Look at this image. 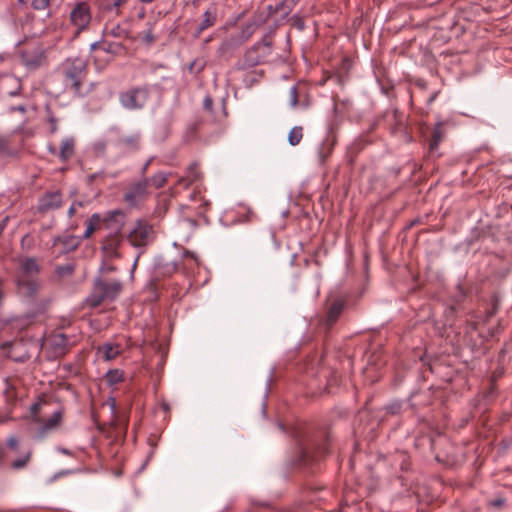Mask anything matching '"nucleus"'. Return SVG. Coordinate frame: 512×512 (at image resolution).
<instances>
[{
  "mask_svg": "<svg viewBox=\"0 0 512 512\" xmlns=\"http://www.w3.org/2000/svg\"><path fill=\"white\" fill-rule=\"evenodd\" d=\"M39 408H40V404L39 403H34L30 407V411H31L33 422H35L37 424H40V422H41L40 419L37 416V412H38Z\"/></svg>",
  "mask_w": 512,
  "mask_h": 512,
  "instance_id": "7c9ffc66",
  "label": "nucleus"
},
{
  "mask_svg": "<svg viewBox=\"0 0 512 512\" xmlns=\"http://www.w3.org/2000/svg\"><path fill=\"white\" fill-rule=\"evenodd\" d=\"M126 2V0H113V7L115 8H118L120 7L122 4H124Z\"/></svg>",
  "mask_w": 512,
  "mask_h": 512,
  "instance_id": "37998d69",
  "label": "nucleus"
},
{
  "mask_svg": "<svg viewBox=\"0 0 512 512\" xmlns=\"http://www.w3.org/2000/svg\"><path fill=\"white\" fill-rule=\"evenodd\" d=\"M101 221L104 228L109 231V236H115L124 226L125 215L121 210H112L107 212Z\"/></svg>",
  "mask_w": 512,
  "mask_h": 512,
  "instance_id": "1a4fd4ad",
  "label": "nucleus"
},
{
  "mask_svg": "<svg viewBox=\"0 0 512 512\" xmlns=\"http://www.w3.org/2000/svg\"><path fill=\"white\" fill-rule=\"evenodd\" d=\"M195 65H196V62H195V61H193V62L189 65V68H188V69H189V71H190V72H193V71H194Z\"/></svg>",
  "mask_w": 512,
  "mask_h": 512,
  "instance_id": "3c124183",
  "label": "nucleus"
},
{
  "mask_svg": "<svg viewBox=\"0 0 512 512\" xmlns=\"http://www.w3.org/2000/svg\"><path fill=\"white\" fill-rule=\"evenodd\" d=\"M142 2H146V3H149V2H152L153 0H141Z\"/></svg>",
  "mask_w": 512,
  "mask_h": 512,
  "instance_id": "4d7b16f0",
  "label": "nucleus"
},
{
  "mask_svg": "<svg viewBox=\"0 0 512 512\" xmlns=\"http://www.w3.org/2000/svg\"><path fill=\"white\" fill-rule=\"evenodd\" d=\"M441 142V134L440 132L438 131V129H436L434 132H433V141L432 143L430 144V147L431 149H433L434 147H437L438 144Z\"/></svg>",
  "mask_w": 512,
  "mask_h": 512,
  "instance_id": "473e14b6",
  "label": "nucleus"
},
{
  "mask_svg": "<svg viewBox=\"0 0 512 512\" xmlns=\"http://www.w3.org/2000/svg\"><path fill=\"white\" fill-rule=\"evenodd\" d=\"M491 504L493 506L500 507V506H502L504 504V500L503 499H496V500L492 501Z\"/></svg>",
  "mask_w": 512,
  "mask_h": 512,
  "instance_id": "49530a36",
  "label": "nucleus"
},
{
  "mask_svg": "<svg viewBox=\"0 0 512 512\" xmlns=\"http://www.w3.org/2000/svg\"><path fill=\"white\" fill-rule=\"evenodd\" d=\"M76 140L73 136H66L62 139L58 158L62 162L70 160L75 154Z\"/></svg>",
  "mask_w": 512,
  "mask_h": 512,
  "instance_id": "2eb2a0df",
  "label": "nucleus"
},
{
  "mask_svg": "<svg viewBox=\"0 0 512 512\" xmlns=\"http://www.w3.org/2000/svg\"><path fill=\"white\" fill-rule=\"evenodd\" d=\"M155 188L159 189L167 182V174L164 172H158L148 180Z\"/></svg>",
  "mask_w": 512,
  "mask_h": 512,
  "instance_id": "4be33fe9",
  "label": "nucleus"
},
{
  "mask_svg": "<svg viewBox=\"0 0 512 512\" xmlns=\"http://www.w3.org/2000/svg\"><path fill=\"white\" fill-rule=\"evenodd\" d=\"M138 258H139V257H137V258L135 259L134 263H133V266H132V269H133V270L135 269V267H136V265H137Z\"/></svg>",
  "mask_w": 512,
  "mask_h": 512,
  "instance_id": "864d4df0",
  "label": "nucleus"
},
{
  "mask_svg": "<svg viewBox=\"0 0 512 512\" xmlns=\"http://www.w3.org/2000/svg\"><path fill=\"white\" fill-rule=\"evenodd\" d=\"M341 309H342V307L340 304H333L331 306L329 314H328V320L330 322L334 321L337 318V316L340 314Z\"/></svg>",
  "mask_w": 512,
  "mask_h": 512,
  "instance_id": "c85d7f7f",
  "label": "nucleus"
},
{
  "mask_svg": "<svg viewBox=\"0 0 512 512\" xmlns=\"http://www.w3.org/2000/svg\"><path fill=\"white\" fill-rule=\"evenodd\" d=\"M105 378L106 382L112 386L123 381L124 373L119 369H111L107 371Z\"/></svg>",
  "mask_w": 512,
  "mask_h": 512,
  "instance_id": "412c9836",
  "label": "nucleus"
},
{
  "mask_svg": "<svg viewBox=\"0 0 512 512\" xmlns=\"http://www.w3.org/2000/svg\"><path fill=\"white\" fill-rule=\"evenodd\" d=\"M115 408V400L111 398V409L114 410Z\"/></svg>",
  "mask_w": 512,
  "mask_h": 512,
  "instance_id": "603ef678",
  "label": "nucleus"
},
{
  "mask_svg": "<svg viewBox=\"0 0 512 512\" xmlns=\"http://www.w3.org/2000/svg\"><path fill=\"white\" fill-rule=\"evenodd\" d=\"M30 457H31V452L28 451L25 455H23L22 457H20L19 459L15 460V461H13L11 464V467L16 470L24 468L27 465Z\"/></svg>",
  "mask_w": 512,
  "mask_h": 512,
  "instance_id": "393cba45",
  "label": "nucleus"
},
{
  "mask_svg": "<svg viewBox=\"0 0 512 512\" xmlns=\"http://www.w3.org/2000/svg\"><path fill=\"white\" fill-rule=\"evenodd\" d=\"M151 162H152V158L148 159L147 162L143 165L142 170H141L142 174H145V172L147 171Z\"/></svg>",
  "mask_w": 512,
  "mask_h": 512,
  "instance_id": "c03bdc74",
  "label": "nucleus"
},
{
  "mask_svg": "<svg viewBox=\"0 0 512 512\" xmlns=\"http://www.w3.org/2000/svg\"><path fill=\"white\" fill-rule=\"evenodd\" d=\"M102 217L99 213H94L90 219L88 220L87 222V226H86V229L84 231V234H83V237L84 238H89L91 236V234L97 229L100 227V225L102 224Z\"/></svg>",
  "mask_w": 512,
  "mask_h": 512,
  "instance_id": "a211bd4d",
  "label": "nucleus"
},
{
  "mask_svg": "<svg viewBox=\"0 0 512 512\" xmlns=\"http://www.w3.org/2000/svg\"><path fill=\"white\" fill-rule=\"evenodd\" d=\"M70 19L78 33L84 30L91 21L89 4L85 1L77 3L70 12Z\"/></svg>",
  "mask_w": 512,
  "mask_h": 512,
  "instance_id": "0eeeda50",
  "label": "nucleus"
},
{
  "mask_svg": "<svg viewBox=\"0 0 512 512\" xmlns=\"http://www.w3.org/2000/svg\"><path fill=\"white\" fill-rule=\"evenodd\" d=\"M299 2L300 0H282L278 9L282 10L284 15H288Z\"/></svg>",
  "mask_w": 512,
  "mask_h": 512,
  "instance_id": "b1692460",
  "label": "nucleus"
},
{
  "mask_svg": "<svg viewBox=\"0 0 512 512\" xmlns=\"http://www.w3.org/2000/svg\"><path fill=\"white\" fill-rule=\"evenodd\" d=\"M122 351L120 344L106 342L97 349L98 356L104 361H111L117 358Z\"/></svg>",
  "mask_w": 512,
  "mask_h": 512,
  "instance_id": "4468645a",
  "label": "nucleus"
},
{
  "mask_svg": "<svg viewBox=\"0 0 512 512\" xmlns=\"http://www.w3.org/2000/svg\"><path fill=\"white\" fill-rule=\"evenodd\" d=\"M178 268V263L177 262H172L171 265H168L167 266V272L171 273V272H175Z\"/></svg>",
  "mask_w": 512,
  "mask_h": 512,
  "instance_id": "58836bf2",
  "label": "nucleus"
},
{
  "mask_svg": "<svg viewBox=\"0 0 512 512\" xmlns=\"http://www.w3.org/2000/svg\"><path fill=\"white\" fill-rule=\"evenodd\" d=\"M20 60L30 71L39 69L48 65L47 50L40 45L27 47L20 52Z\"/></svg>",
  "mask_w": 512,
  "mask_h": 512,
  "instance_id": "39448f33",
  "label": "nucleus"
},
{
  "mask_svg": "<svg viewBox=\"0 0 512 512\" xmlns=\"http://www.w3.org/2000/svg\"><path fill=\"white\" fill-rule=\"evenodd\" d=\"M149 91L145 87H135L119 94V102L126 110H140L145 107Z\"/></svg>",
  "mask_w": 512,
  "mask_h": 512,
  "instance_id": "20e7f679",
  "label": "nucleus"
},
{
  "mask_svg": "<svg viewBox=\"0 0 512 512\" xmlns=\"http://www.w3.org/2000/svg\"><path fill=\"white\" fill-rule=\"evenodd\" d=\"M189 182H193L199 177V172L196 164L191 165L188 168V175H187Z\"/></svg>",
  "mask_w": 512,
  "mask_h": 512,
  "instance_id": "c756f323",
  "label": "nucleus"
},
{
  "mask_svg": "<svg viewBox=\"0 0 512 512\" xmlns=\"http://www.w3.org/2000/svg\"><path fill=\"white\" fill-rule=\"evenodd\" d=\"M303 138V127L302 126H294L288 133V143L291 146L298 145Z\"/></svg>",
  "mask_w": 512,
  "mask_h": 512,
  "instance_id": "aec40b11",
  "label": "nucleus"
},
{
  "mask_svg": "<svg viewBox=\"0 0 512 512\" xmlns=\"http://www.w3.org/2000/svg\"><path fill=\"white\" fill-rule=\"evenodd\" d=\"M289 104L292 108H295L298 104V91L295 85L289 89Z\"/></svg>",
  "mask_w": 512,
  "mask_h": 512,
  "instance_id": "bb28decb",
  "label": "nucleus"
},
{
  "mask_svg": "<svg viewBox=\"0 0 512 512\" xmlns=\"http://www.w3.org/2000/svg\"><path fill=\"white\" fill-rule=\"evenodd\" d=\"M108 270H109V271H114V270H115V268H114V267H109V268H108Z\"/></svg>",
  "mask_w": 512,
  "mask_h": 512,
  "instance_id": "13d9d810",
  "label": "nucleus"
},
{
  "mask_svg": "<svg viewBox=\"0 0 512 512\" xmlns=\"http://www.w3.org/2000/svg\"><path fill=\"white\" fill-rule=\"evenodd\" d=\"M205 102H206V105H209V103H211V99L207 98V99L205 100Z\"/></svg>",
  "mask_w": 512,
  "mask_h": 512,
  "instance_id": "5fc2aeb1",
  "label": "nucleus"
},
{
  "mask_svg": "<svg viewBox=\"0 0 512 512\" xmlns=\"http://www.w3.org/2000/svg\"><path fill=\"white\" fill-rule=\"evenodd\" d=\"M86 201H74L71 206L69 207L67 214L69 217H72L77 212L78 208H82L86 206Z\"/></svg>",
  "mask_w": 512,
  "mask_h": 512,
  "instance_id": "cd10ccee",
  "label": "nucleus"
},
{
  "mask_svg": "<svg viewBox=\"0 0 512 512\" xmlns=\"http://www.w3.org/2000/svg\"><path fill=\"white\" fill-rule=\"evenodd\" d=\"M62 420V412L60 410H56L53 414L40 426L37 438L43 439L48 433L55 430L61 423Z\"/></svg>",
  "mask_w": 512,
  "mask_h": 512,
  "instance_id": "ddd939ff",
  "label": "nucleus"
},
{
  "mask_svg": "<svg viewBox=\"0 0 512 512\" xmlns=\"http://www.w3.org/2000/svg\"><path fill=\"white\" fill-rule=\"evenodd\" d=\"M272 53L270 42L261 41L246 51L243 60L237 63L239 70L248 69L257 66L266 61Z\"/></svg>",
  "mask_w": 512,
  "mask_h": 512,
  "instance_id": "7ed1b4c3",
  "label": "nucleus"
},
{
  "mask_svg": "<svg viewBox=\"0 0 512 512\" xmlns=\"http://www.w3.org/2000/svg\"><path fill=\"white\" fill-rule=\"evenodd\" d=\"M74 271V265L73 264H65V265H62V266H58L56 268V273L60 276V277H65V276H70Z\"/></svg>",
  "mask_w": 512,
  "mask_h": 512,
  "instance_id": "a878e982",
  "label": "nucleus"
},
{
  "mask_svg": "<svg viewBox=\"0 0 512 512\" xmlns=\"http://www.w3.org/2000/svg\"><path fill=\"white\" fill-rule=\"evenodd\" d=\"M154 239L153 226L145 221H137L134 229L129 233L128 240L134 247H144Z\"/></svg>",
  "mask_w": 512,
  "mask_h": 512,
  "instance_id": "423d86ee",
  "label": "nucleus"
},
{
  "mask_svg": "<svg viewBox=\"0 0 512 512\" xmlns=\"http://www.w3.org/2000/svg\"><path fill=\"white\" fill-rule=\"evenodd\" d=\"M140 135L138 133L130 136L121 137L118 140V145L126 150H137L139 148Z\"/></svg>",
  "mask_w": 512,
  "mask_h": 512,
  "instance_id": "dca6fc26",
  "label": "nucleus"
},
{
  "mask_svg": "<svg viewBox=\"0 0 512 512\" xmlns=\"http://www.w3.org/2000/svg\"><path fill=\"white\" fill-rule=\"evenodd\" d=\"M148 184V179H143L135 183L125 194V200L131 204H134L142 199L147 193Z\"/></svg>",
  "mask_w": 512,
  "mask_h": 512,
  "instance_id": "f8f14e48",
  "label": "nucleus"
},
{
  "mask_svg": "<svg viewBox=\"0 0 512 512\" xmlns=\"http://www.w3.org/2000/svg\"><path fill=\"white\" fill-rule=\"evenodd\" d=\"M97 149L103 151L105 149V144L100 142L96 144Z\"/></svg>",
  "mask_w": 512,
  "mask_h": 512,
  "instance_id": "8fccbe9b",
  "label": "nucleus"
},
{
  "mask_svg": "<svg viewBox=\"0 0 512 512\" xmlns=\"http://www.w3.org/2000/svg\"><path fill=\"white\" fill-rule=\"evenodd\" d=\"M57 450L60 453H62V454H65V455H68V456L72 455V452L70 450L66 449V448H58Z\"/></svg>",
  "mask_w": 512,
  "mask_h": 512,
  "instance_id": "de8ad7c7",
  "label": "nucleus"
},
{
  "mask_svg": "<svg viewBox=\"0 0 512 512\" xmlns=\"http://www.w3.org/2000/svg\"><path fill=\"white\" fill-rule=\"evenodd\" d=\"M399 404L398 403H395V404H390L387 409L391 412V413H396L399 409Z\"/></svg>",
  "mask_w": 512,
  "mask_h": 512,
  "instance_id": "a19ab883",
  "label": "nucleus"
},
{
  "mask_svg": "<svg viewBox=\"0 0 512 512\" xmlns=\"http://www.w3.org/2000/svg\"><path fill=\"white\" fill-rule=\"evenodd\" d=\"M47 345L50 353L54 357L63 356L72 345L64 333H56L49 337Z\"/></svg>",
  "mask_w": 512,
  "mask_h": 512,
  "instance_id": "9d476101",
  "label": "nucleus"
},
{
  "mask_svg": "<svg viewBox=\"0 0 512 512\" xmlns=\"http://www.w3.org/2000/svg\"><path fill=\"white\" fill-rule=\"evenodd\" d=\"M108 34L117 38H125L128 36V31L120 24H115L108 30Z\"/></svg>",
  "mask_w": 512,
  "mask_h": 512,
  "instance_id": "5701e85b",
  "label": "nucleus"
},
{
  "mask_svg": "<svg viewBox=\"0 0 512 512\" xmlns=\"http://www.w3.org/2000/svg\"><path fill=\"white\" fill-rule=\"evenodd\" d=\"M205 102H206V105H209V103H211V99L207 98V99L205 100Z\"/></svg>",
  "mask_w": 512,
  "mask_h": 512,
  "instance_id": "6e6d98bb",
  "label": "nucleus"
},
{
  "mask_svg": "<svg viewBox=\"0 0 512 512\" xmlns=\"http://www.w3.org/2000/svg\"><path fill=\"white\" fill-rule=\"evenodd\" d=\"M21 246L23 249H26V250H29L31 248L32 239L29 234H26L25 236H23V238L21 239Z\"/></svg>",
  "mask_w": 512,
  "mask_h": 512,
  "instance_id": "2f4dec72",
  "label": "nucleus"
},
{
  "mask_svg": "<svg viewBox=\"0 0 512 512\" xmlns=\"http://www.w3.org/2000/svg\"><path fill=\"white\" fill-rule=\"evenodd\" d=\"M47 150H48V152H49L50 154H52V155H57V156H58V152H59V151H57V149H56L53 145L49 144V145L47 146Z\"/></svg>",
  "mask_w": 512,
  "mask_h": 512,
  "instance_id": "79ce46f5",
  "label": "nucleus"
},
{
  "mask_svg": "<svg viewBox=\"0 0 512 512\" xmlns=\"http://www.w3.org/2000/svg\"><path fill=\"white\" fill-rule=\"evenodd\" d=\"M215 22V14L210 10H206L203 14V19L201 20L197 30L196 37H198L205 29L212 26Z\"/></svg>",
  "mask_w": 512,
  "mask_h": 512,
  "instance_id": "6ab92c4d",
  "label": "nucleus"
},
{
  "mask_svg": "<svg viewBox=\"0 0 512 512\" xmlns=\"http://www.w3.org/2000/svg\"><path fill=\"white\" fill-rule=\"evenodd\" d=\"M62 194L60 191L46 192L40 197L37 209L40 213H47L62 206Z\"/></svg>",
  "mask_w": 512,
  "mask_h": 512,
  "instance_id": "9b49d317",
  "label": "nucleus"
},
{
  "mask_svg": "<svg viewBox=\"0 0 512 512\" xmlns=\"http://www.w3.org/2000/svg\"><path fill=\"white\" fill-rule=\"evenodd\" d=\"M155 37L152 33V30L149 29L147 32L144 33L142 36V41L146 44H151L154 41Z\"/></svg>",
  "mask_w": 512,
  "mask_h": 512,
  "instance_id": "72a5a7b5",
  "label": "nucleus"
},
{
  "mask_svg": "<svg viewBox=\"0 0 512 512\" xmlns=\"http://www.w3.org/2000/svg\"><path fill=\"white\" fill-rule=\"evenodd\" d=\"M103 248H104L105 250H106V249H108V248H109V249H111V250H114V249H115V247H114L113 241H112L111 243L107 244V245H104V247H103Z\"/></svg>",
  "mask_w": 512,
  "mask_h": 512,
  "instance_id": "09e8293b",
  "label": "nucleus"
},
{
  "mask_svg": "<svg viewBox=\"0 0 512 512\" xmlns=\"http://www.w3.org/2000/svg\"><path fill=\"white\" fill-rule=\"evenodd\" d=\"M7 445L10 449H17L18 447V439L16 436H10L8 439H7Z\"/></svg>",
  "mask_w": 512,
  "mask_h": 512,
  "instance_id": "f704fd0d",
  "label": "nucleus"
},
{
  "mask_svg": "<svg viewBox=\"0 0 512 512\" xmlns=\"http://www.w3.org/2000/svg\"><path fill=\"white\" fill-rule=\"evenodd\" d=\"M279 428H280L281 430H284V427H283V425H282V424H279Z\"/></svg>",
  "mask_w": 512,
  "mask_h": 512,
  "instance_id": "bf43d9fd",
  "label": "nucleus"
},
{
  "mask_svg": "<svg viewBox=\"0 0 512 512\" xmlns=\"http://www.w3.org/2000/svg\"><path fill=\"white\" fill-rule=\"evenodd\" d=\"M48 122L50 124V133L57 132V130H58L57 120L53 116H50L48 118Z\"/></svg>",
  "mask_w": 512,
  "mask_h": 512,
  "instance_id": "c9c22d12",
  "label": "nucleus"
},
{
  "mask_svg": "<svg viewBox=\"0 0 512 512\" xmlns=\"http://www.w3.org/2000/svg\"><path fill=\"white\" fill-rule=\"evenodd\" d=\"M8 142L7 140L0 136V152H4L7 149Z\"/></svg>",
  "mask_w": 512,
  "mask_h": 512,
  "instance_id": "4c0bfd02",
  "label": "nucleus"
},
{
  "mask_svg": "<svg viewBox=\"0 0 512 512\" xmlns=\"http://www.w3.org/2000/svg\"><path fill=\"white\" fill-rule=\"evenodd\" d=\"M255 28H256V24L255 23H250V24L247 25L246 31H247L248 36L251 35L254 32Z\"/></svg>",
  "mask_w": 512,
  "mask_h": 512,
  "instance_id": "ea45409f",
  "label": "nucleus"
},
{
  "mask_svg": "<svg viewBox=\"0 0 512 512\" xmlns=\"http://www.w3.org/2000/svg\"><path fill=\"white\" fill-rule=\"evenodd\" d=\"M12 80L16 83V89L10 91L8 94H9V96L14 97V96H17L20 93L21 85H20V83H19V81L17 79L13 78Z\"/></svg>",
  "mask_w": 512,
  "mask_h": 512,
  "instance_id": "e433bc0d",
  "label": "nucleus"
},
{
  "mask_svg": "<svg viewBox=\"0 0 512 512\" xmlns=\"http://www.w3.org/2000/svg\"><path fill=\"white\" fill-rule=\"evenodd\" d=\"M39 271L40 267L35 258L28 257L22 260L15 279L18 288L29 296L33 295L38 289L36 278Z\"/></svg>",
  "mask_w": 512,
  "mask_h": 512,
  "instance_id": "f03ea898",
  "label": "nucleus"
},
{
  "mask_svg": "<svg viewBox=\"0 0 512 512\" xmlns=\"http://www.w3.org/2000/svg\"><path fill=\"white\" fill-rule=\"evenodd\" d=\"M63 0H32L31 5L35 10H50L53 7H59ZM51 15V11H48L47 16Z\"/></svg>",
  "mask_w": 512,
  "mask_h": 512,
  "instance_id": "f3484780",
  "label": "nucleus"
},
{
  "mask_svg": "<svg viewBox=\"0 0 512 512\" xmlns=\"http://www.w3.org/2000/svg\"><path fill=\"white\" fill-rule=\"evenodd\" d=\"M184 257H192L195 261H197V257L193 252L190 251H184L183 252Z\"/></svg>",
  "mask_w": 512,
  "mask_h": 512,
  "instance_id": "a18cd8bd",
  "label": "nucleus"
},
{
  "mask_svg": "<svg viewBox=\"0 0 512 512\" xmlns=\"http://www.w3.org/2000/svg\"><path fill=\"white\" fill-rule=\"evenodd\" d=\"M95 290L99 293V299L94 303V305H97L104 299H116L122 290V284L119 280L105 282L98 279L95 283Z\"/></svg>",
  "mask_w": 512,
  "mask_h": 512,
  "instance_id": "6e6552de",
  "label": "nucleus"
},
{
  "mask_svg": "<svg viewBox=\"0 0 512 512\" xmlns=\"http://www.w3.org/2000/svg\"><path fill=\"white\" fill-rule=\"evenodd\" d=\"M86 60L83 57H69L62 65L63 82L66 90L80 93L83 79L86 74Z\"/></svg>",
  "mask_w": 512,
  "mask_h": 512,
  "instance_id": "f257e3e1",
  "label": "nucleus"
}]
</instances>
